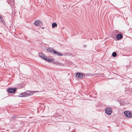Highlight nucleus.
<instances>
[{
	"label": "nucleus",
	"mask_w": 132,
	"mask_h": 132,
	"mask_svg": "<svg viewBox=\"0 0 132 132\" xmlns=\"http://www.w3.org/2000/svg\"><path fill=\"white\" fill-rule=\"evenodd\" d=\"M2 18L1 16L0 15V19L1 18Z\"/></svg>",
	"instance_id": "obj_13"
},
{
	"label": "nucleus",
	"mask_w": 132,
	"mask_h": 132,
	"mask_svg": "<svg viewBox=\"0 0 132 132\" xmlns=\"http://www.w3.org/2000/svg\"><path fill=\"white\" fill-rule=\"evenodd\" d=\"M17 88H14L13 89L10 88L8 89V92L10 93H14L17 89Z\"/></svg>",
	"instance_id": "obj_4"
},
{
	"label": "nucleus",
	"mask_w": 132,
	"mask_h": 132,
	"mask_svg": "<svg viewBox=\"0 0 132 132\" xmlns=\"http://www.w3.org/2000/svg\"><path fill=\"white\" fill-rule=\"evenodd\" d=\"M112 56L113 57H115L117 56V53L116 52H114L112 54Z\"/></svg>",
	"instance_id": "obj_11"
},
{
	"label": "nucleus",
	"mask_w": 132,
	"mask_h": 132,
	"mask_svg": "<svg viewBox=\"0 0 132 132\" xmlns=\"http://www.w3.org/2000/svg\"><path fill=\"white\" fill-rule=\"evenodd\" d=\"M105 112L107 114L109 115H110L112 112V110L110 108H107L106 109Z\"/></svg>",
	"instance_id": "obj_2"
},
{
	"label": "nucleus",
	"mask_w": 132,
	"mask_h": 132,
	"mask_svg": "<svg viewBox=\"0 0 132 132\" xmlns=\"http://www.w3.org/2000/svg\"><path fill=\"white\" fill-rule=\"evenodd\" d=\"M124 113L125 116L128 118H130L132 117V113L129 111H125Z\"/></svg>",
	"instance_id": "obj_3"
},
{
	"label": "nucleus",
	"mask_w": 132,
	"mask_h": 132,
	"mask_svg": "<svg viewBox=\"0 0 132 132\" xmlns=\"http://www.w3.org/2000/svg\"><path fill=\"white\" fill-rule=\"evenodd\" d=\"M37 92V91H33L32 92H31V93H36Z\"/></svg>",
	"instance_id": "obj_12"
},
{
	"label": "nucleus",
	"mask_w": 132,
	"mask_h": 132,
	"mask_svg": "<svg viewBox=\"0 0 132 132\" xmlns=\"http://www.w3.org/2000/svg\"><path fill=\"white\" fill-rule=\"evenodd\" d=\"M54 50V49L51 48H48L47 49V51L52 54H53Z\"/></svg>",
	"instance_id": "obj_9"
},
{
	"label": "nucleus",
	"mask_w": 132,
	"mask_h": 132,
	"mask_svg": "<svg viewBox=\"0 0 132 132\" xmlns=\"http://www.w3.org/2000/svg\"><path fill=\"white\" fill-rule=\"evenodd\" d=\"M123 37L122 35L120 34H118L116 36V38L118 40H119L122 38Z\"/></svg>",
	"instance_id": "obj_7"
},
{
	"label": "nucleus",
	"mask_w": 132,
	"mask_h": 132,
	"mask_svg": "<svg viewBox=\"0 0 132 132\" xmlns=\"http://www.w3.org/2000/svg\"><path fill=\"white\" fill-rule=\"evenodd\" d=\"M42 22L39 20H36L35 22V24L36 26H38L41 23H42Z\"/></svg>",
	"instance_id": "obj_5"
},
{
	"label": "nucleus",
	"mask_w": 132,
	"mask_h": 132,
	"mask_svg": "<svg viewBox=\"0 0 132 132\" xmlns=\"http://www.w3.org/2000/svg\"><path fill=\"white\" fill-rule=\"evenodd\" d=\"M53 54H55L56 55H57L59 56H62L63 55L62 54V53H60L56 51L55 50H54V51L53 52Z\"/></svg>",
	"instance_id": "obj_6"
},
{
	"label": "nucleus",
	"mask_w": 132,
	"mask_h": 132,
	"mask_svg": "<svg viewBox=\"0 0 132 132\" xmlns=\"http://www.w3.org/2000/svg\"><path fill=\"white\" fill-rule=\"evenodd\" d=\"M39 56L40 57L48 62H53L54 60V59L48 58L47 56H45L42 52H40L39 53Z\"/></svg>",
	"instance_id": "obj_1"
},
{
	"label": "nucleus",
	"mask_w": 132,
	"mask_h": 132,
	"mask_svg": "<svg viewBox=\"0 0 132 132\" xmlns=\"http://www.w3.org/2000/svg\"><path fill=\"white\" fill-rule=\"evenodd\" d=\"M83 76V75L82 73H76V76L77 77L79 78H81Z\"/></svg>",
	"instance_id": "obj_8"
},
{
	"label": "nucleus",
	"mask_w": 132,
	"mask_h": 132,
	"mask_svg": "<svg viewBox=\"0 0 132 132\" xmlns=\"http://www.w3.org/2000/svg\"><path fill=\"white\" fill-rule=\"evenodd\" d=\"M57 24L55 22L53 23L52 24V27L53 28H54L55 27H57Z\"/></svg>",
	"instance_id": "obj_10"
}]
</instances>
